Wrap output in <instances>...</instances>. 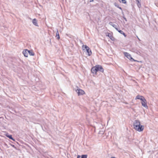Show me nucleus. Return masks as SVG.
Wrapping results in <instances>:
<instances>
[{"instance_id":"1","label":"nucleus","mask_w":158,"mask_h":158,"mask_svg":"<svg viewBox=\"0 0 158 158\" xmlns=\"http://www.w3.org/2000/svg\"><path fill=\"white\" fill-rule=\"evenodd\" d=\"M134 129L139 132L142 131L144 129V126L140 125V122L139 120H135L133 123Z\"/></svg>"},{"instance_id":"2","label":"nucleus","mask_w":158,"mask_h":158,"mask_svg":"<svg viewBox=\"0 0 158 158\" xmlns=\"http://www.w3.org/2000/svg\"><path fill=\"white\" fill-rule=\"evenodd\" d=\"M98 71H100L102 72H103L104 69L101 65H96L93 67L91 69V72L93 73L96 74L97 72Z\"/></svg>"},{"instance_id":"3","label":"nucleus","mask_w":158,"mask_h":158,"mask_svg":"<svg viewBox=\"0 0 158 158\" xmlns=\"http://www.w3.org/2000/svg\"><path fill=\"white\" fill-rule=\"evenodd\" d=\"M84 47H85V48L86 49V52L88 53V55L90 56L92 54V52L91 50L89 47L86 45H83L82 46V47L83 48Z\"/></svg>"},{"instance_id":"4","label":"nucleus","mask_w":158,"mask_h":158,"mask_svg":"<svg viewBox=\"0 0 158 158\" xmlns=\"http://www.w3.org/2000/svg\"><path fill=\"white\" fill-rule=\"evenodd\" d=\"M142 106L144 107L147 108L148 106L147 105V101L145 98L143 99L142 101L141 102Z\"/></svg>"},{"instance_id":"5","label":"nucleus","mask_w":158,"mask_h":158,"mask_svg":"<svg viewBox=\"0 0 158 158\" xmlns=\"http://www.w3.org/2000/svg\"><path fill=\"white\" fill-rule=\"evenodd\" d=\"M76 91L78 94V95H83L84 93V91L80 89H77Z\"/></svg>"},{"instance_id":"6","label":"nucleus","mask_w":158,"mask_h":158,"mask_svg":"<svg viewBox=\"0 0 158 158\" xmlns=\"http://www.w3.org/2000/svg\"><path fill=\"white\" fill-rule=\"evenodd\" d=\"M124 53L125 56L129 59H131V60L132 59V60H134V59L131 57V55L128 53H127L126 52H124Z\"/></svg>"},{"instance_id":"7","label":"nucleus","mask_w":158,"mask_h":158,"mask_svg":"<svg viewBox=\"0 0 158 158\" xmlns=\"http://www.w3.org/2000/svg\"><path fill=\"white\" fill-rule=\"evenodd\" d=\"M33 24L36 26L39 27L37 21L36 19H34L32 21Z\"/></svg>"},{"instance_id":"8","label":"nucleus","mask_w":158,"mask_h":158,"mask_svg":"<svg viewBox=\"0 0 158 158\" xmlns=\"http://www.w3.org/2000/svg\"><path fill=\"white\" fill-rule=\"evenodd\" d=\"M144 98H144V97L142 96L137 95L136 96L135 99H139L141 101H142V100H143V99Z\"/></svg>"},{"instance_id":"9","label":"nucleus","mask_w":158,"mask_h":158,"mask_svg":"<svg viewBox=\"0 0 158 158\" xmlns=\"http://www.w3.org/2000/svg\"><path fill=\"white\" fill-rule=\"evenodd\" d=\"M28 50L25 49L23 51V53L25 57H27L28 55Z\"/></svg>"},{"instance_id":"10","label":"nucleus","mask_w":158,"mask_h":158,"mask_svg":"<svg viewBox=\"0 0 158 158\" xmlns=\"http://www.w3.org/2000/svg\"><path fill=\"white\" fill-rule=\"evenodd\" d=\"M109 24L114 27L116 30H118V28H117V26L113 23L110 22L109 23Z\"/></svg>"},{"instance_id":"11","label":"nucleus","mask_w":158,"mask_h":158,"mask_svg":"<svg viewBox=\"0 0 158 158\" xmlns=\"http://www.w3.org/2000/svg\"><path fill=\"white\" fill-rule=\"evenodd\" d=\"M56 37L58 40H59L60 38L59 32H58V30H57V31H56Z\"/></svg>"},{"instance_id":"12","label":"nucleus","mask_w":158,"mask_h":158,"mask_svg":"<svg viewBox=\"0 0 158 158\" xmlns=\"http://www.w3.org/2000/svg\"><path fill=\"white\" fill-rule=\"evenodd\" d=\"M119 33H120V34L123 35L125 37H126V35L125 34V33L122 30H118H118H117Z\"/></svg>"},{"instance_id":"13","label":"nucleus","mask_w":158,"mask_h":158,"mask_svg":"<svg viewBox=\"0 0 158 158\" xmlns=\"http://www.w3.org/2000/svg\"><path fill=\"white\" fill-rule=\"evenodd\" d=\"M28 53L30 56H34V53L32 50L30 51L28 50Z\"/></svg>"},{"instance_id":"14","label":"nucleus","mask_w":158,"mask_h":158,"mask_svg":"<svg viewBox=\"0 0 158 158\" xmlns=\"http://www.w3.org/2000/svg\"><path fill=\"white\" fill-rule=\"evenodd\" d=\"M6 136L8 137L10 139L13 140H15L12 137V135H6Z\"/></svg>"},{"instance_id":"15","label":"nucleus","mask_w":158,"mask_h":158,"mask_svg":"<svg viewBox=\"0 0 158 158\" xmlns=\"http://www.w3.org/2000/svg\"><path fill=\"white\" fill-rule=\"evenodd\" d=\"M137 5L139 8H140L141 7V4L140 3V1L138 2H137Z\"/></svg>"},{"instance_id":"16","label":"nucleus","mask_w":158,"mask_h":158,"mask_svg":"<svg viewBox=\"0 0 158 158\" xmlns=\"http://www.w3.org/2000/svg\"><path fill=\"white\" fill-rule=\"evenodd\" d=\"M87 155H82L81 158H87Z\"/></svg>"},{"instance_id":"17","label":"nucleus","mask_w":158,"mask_h":158,"mask_svg":"<svg viewBox=\"0 0 158 158\" xmlns=\"http://www.w3.org/2000/svg\"><path fill=\"white\" fill-rule=\"evenodd\" d=\"M122 2L123 3L126 4L127 3V2L126 0H122Z\"/></svg>"},{"instance_id":"18","label":"nucleus","mask_w":158,"mask_h":158,"mask_svg":"<svg viewBox=\"0 0 158 158\" xmlns=\"http://www.w3.org/2000/svg\"><path fill=\"white\" fill-rule=\"evenodd\" d=\"M115 6L117 7L118 8H119V9H121V10H122V8L120 7H119V5H115Z\"/></svg>"},{"instance_id":"19","label":"nucleus","mask_w":158,"mask_h":158,"mask_svg":"<svg viewBox=\"0 0 158 158\" xmlns=\"http://www.w3.org/2000/svg\"><path fill=\"white\" fill-rule=\"evenodd\" d=\"M77 158H81V156H79V155H78L77 156Z\"/></svg>"},{"instance_id":"20","label":"nucleus","mask_w":158,"mask_h":158,"mask_svg":"<svg viewBox=\"0 0 158 158\" xmlns=\"http://www.w3.org/2000/svg\"><path fill=\"white\" fill-rule=\"evenodd\" d=\"M136 1L137 2H139V1H140V0H136Z\"/></svg>"},{"instance_id":"21","label":"nucleus","mask_w":158,"mask_h":158,"mask_svg":"<svg viewBox=\"0 0 158 158\" xmlns=\"http://www.w3.org/2000/svg\"><path fill=\"white\" fill-rule=\"evenodd\" d=\"M11 146L15 148V145H12Z\"/></svg>"},{"instance_id":"22","label":"nucleus","mask_w":158,"mask_h":158,"mask_svg":"<svg viewBox=\"0 0 158 158\" xmlns=\"http://www.w3.org/2000/svg\"><path fill=\"white\" fill-rule=\"evenodd\" d=\"M93 1H94V0H90V2H93Z\"/></svg>"},{"instance_id":"23","label":"nucleus","mask_w":158,"mask_h":158,"mask_svg":"<svg viewBox=\"0 0 158 158\" xmlns=\"http://www.w3.org/2000/svg\"><path fill=\"white\" fill-rule=\"evenodd\" d=\"M136 53L138 54H139V53H140V52L138 51H137V52H136Z\"/></svg>"},{"instance_id":"24","label":"nucleus","mask_w":158,"mask_h":158,"mask_svg":"<svg viewBox=\"0 0 158 158\" xmlns=\"http://www.w3.org/2000/svg\"><path fill=\"white\" fill-rule=\"evenodd\" d=\"M119 1L120 2H121V1H120V0H119Z\"/></svg>"},{"instance_id":"25","label":"nucleus","mask_w":158,"mask_h":158,"mask_svg":"<svg viewBox=\"0 0 158 158\" xmlns=\"http://www.w3.org/2000/svg\"><path fill=\"white\" fill-rule=\"evenodd\" d=\"M110 39L112 40V39L111 38H110Z\"/></svg>"}]
</instances>
